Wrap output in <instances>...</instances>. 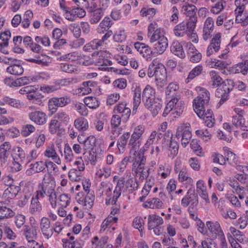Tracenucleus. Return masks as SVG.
<instances>
[{
  "label": "nucleus",
  "mask_w": 248,
  "mask_h": 248,
  "mask_svg": "<svg viewBox=\"0 0 248 248\" xmlns=\"http://www.w3.org/2000/svg\"><path fill=\"white\" fill-rule=\"evenodd\" d=\"M170 51L173 54L180 58H184L186 56L183 46L178 41L173 42L170 46Z\"/></svg>",
  "instance_id": "obj_41"
},
{
  "label": "nucleus",
  "mask_w": 248,
  "mask_h": 248,
  "mask_svg": "<svg viewBox=\"0 0 248 248\" xmlns=\"http://www.w3.org/2000/svg\"><path fill=\"white\" fill-rule=\"evenodd\" d=\"M111 173V169L109 167L103 166L97 170L96 175L99 178L104 177L105 178L107 179L110 176Z\"/></svg>",
  "instance_id": "obj_59"
},
{
  "label": "nucleus",
  "mask_w": 248,
  "mask_h": 248,
  "mask_svg": "<svg viewBox=\"0 0 248 248\" xmlns=\"http://www.w3.org/2000/svg\"><path fill=\"white\" fill-rule=\"evenodd\" d=\"M115 113L120 114L123 121H127L131 114V109L126 106L124 102L119 103L114 108Z\"/></svg>",
  "instance_id": "obj_28"
},
{
  "label": "nucleus",
  "mask_w": 248,
  "mask_h": 248,
  "mask_svg": "<svg viewBox=\"0 0 248 248\" xmlns=\"http://www.w3.org/2000/svg\"><path fill=\"white\" fill-rule=\"evenodd\" d=\"M110 53L107 51H101L97 52V58L94 62L95 64L98 66V69L101 71L115 72L114 68L109 67L112 64V62L109 60Z\"/></svg>",
  "instance_id": "obj_9"
},
{
  "label": "nucleus",
  "mask_w": 248,
  "mask_h": 248,
  "mask_svg": "<svg viewBox=\"0 0 248 248\" xmlns=\"http://www.w3.org/2000/svg\"><path fill=\"white\" fill-rule=\"evenodd\" d=\"M37 229L35 226L24 225L22 230V234L27 240L36 239Z\"/></svg>",
  "instance_id": "obj_30"
},
{
  "label": "nucleus",
  "mask_w": 248,
  "mask_h": 248,
  "mask_svg": "<svg viewBox=\"0 0 248 248\" xmlns=\"http://www.w3.org/2000/svg\"><path fill=\"white\" fill-rule=\"evenodd\" d=\"M118 217H111V216H108L102 222L101 225L100 232L103 233L108 231L114 224L118 222Z\"/></svg>",
  "instance_id": "obj_42"
},
{
  "label": "nucleus",
  "mask_w": 248,
  "mask_h": 248,
  "mask_svg": "<svg viewBox=\"0 0 248 248\" xmlns=\"http://www.w3.org/2000/svg\"><path fill=\"white\" fill-rule=\"evenodd\" d=\"M96 142V139L94 136L91 135L84 139L83 149L84 150H93L95 147Z\"/></svg>",
  "instance_id": "obj_57"
},
{
  "label": "nucleus",
  "mask_w": 248,
  "mask_h": 248,
  "mask_svg": "<svg viewBox=\"0 0 248 248\" xmlns=\"http://www.w3.org/2000/svg\"><path fill=\"white\" fill-rule=\"evenodd\" d=\"M155 78V83L158 90L162 91L167 84V73L166 69L162 71Z\"/></svg>",
  "instance_id": "obj_35"
},
{
  "label": "nucleus",
  "mask_w": 248,
  "mask_h": 248,
  "mask_svg": "<svg viewBox=\"0 0 248 248\" xmlns=\"http://www.w3.org/2000/svg\"><path fill=\"white\" fill-rule=\"evenodd\" d=\"M27 62L35 63L42 66H47L49 63V57L46 55H38L34 58L26 60Z\"/></svg>",
  "instance_id": "obj_39"
},
{
  "label": "nucleus",
  "mask_w": 248,
  "mask_h": 248,
  "mask_svg": "<svg viewBox=\"0 0 248 248\" xmlns=\"http://www.w3.org/2000/svg\"><path fill=\"white\" fill-rule=\"evenodd\" d=\"M199 95L193 100V108L197 115L201 116L203 114L202 109H205L210 100V93L209 91L203 88L199 90Z\"/></svg>",
  "instance_id": "obj_3"
},
{
  "label": "nucleus",
  "mask_w": 248,
  "mask_h": 248,
  "mask_svg": "<svg viewBox=\"0 0 248 248\" xmlns=\"http://www.w3.org/2000/svg\"><path fill=\"white\" fill-rule=\"evenodd\" d=\"M61 126V122L52 118L48 123V131L52 135L58 134Z\"/></svg>",
  "instance_id": "obj_50"
},
{
  "label": "nucleus",
  "mask_w": 248,
  "mask_h": 248,
  "mask_svg": "<svg viewBox=\"0 0 248 248\" xmlns=\"http://www.w3.org/2000/svg\"><path fill=\"white\" fill-rule=\"evenodd\" d=\"M163 39L157 40V43L154 45V50L157 54H162L166 49L168 46V42L167 38H162Z\"/></svg>",
  "instance_id": "obj_49"
},
{
  "label": "nucleus",
  "mask_w": 248,
  "mask_h": 248,
  "mask_svg": "<svg viewBox=\"0 0 248 248\" xmlns=\"http://www.w3.org/2000/svg\"><path fill=\"white\" fill-rule=\"evenodd\" d=\"M179 149V144L177 141H175L174 140L171 138L169 149V156L173 158L178 154Z\"/></svg>",
  "instance_id": "obj_60"
},
{
  "label": "nucleus",
  "mask_w": 248,
  "mask_h": 248,
  "mask_svg": "<svg viewBox=\"0 0 248 248\" xmlns=\"http://www.w3.org/2000/svg\"><path fill=\"white\" fill-rule=\"evenodd\" d=\"M196 24V18L192 17L190 20L183 21L176 25L173 29L174 34L177 37H183L188 32L195 30Z\"/></svg>",
  "instance_id": "obj_8"
},
{
  "label": "nucleus",
  "mask_w": 248,
  "mask_h": 248,
  "mask_svg": "<svg viewBox=\"0 0 248 248\" xmlns=\"http://www.w3.org/2000/svg\"><path fill=\"white\" fill-rule=\"evenodd\" d=\"M235 73H242L244 75L247 74L248 72V60H244L234 65L232 67Z\"/></svg>",
  "instance_id": "obj_51"
},
{
  "label": "nucleus",
  "mask_w": 248,
  "mask_h": 248,
  "mask_svg": "<svg viewBox=\"0 0 248 248\" xmlns=\"http://www.w3.org/2000/svg\"><path fill=\"white\" fill-rule=\"evenodd\" d=\"M135 48L146 60H151L152 57L153 51L151 48L146 44L137 42L134 44Z\"/></svg>",
  "instance_id": "obj_26"
},
{
  "label": "nucleus",
  "mask_w": 248,
  "mask_h": 248,
  "mask_svg": "<svg viewBox=\"0 0 248 248\" xmlns=\"http://www.w3.org/2000/svg\"><path fill=\"white\" fill-rule=\"evenodd\" d=\"M202 110H203V114H202L201 116L197 115L201 119H203L206 126L208 127H212L215 123V119L213 117L212 111L209 109L207 110L206 112H205V109H202Z\"/></svg>",
  "instance_id": "obj_33"
},
{
  "label": "nucleus",
  "mask_w": 248,
  "mask_h": 248,
  "mask_svg": "<svg viewBox=\"0 0 248 248\" xmlns=\"http://www.w3.org/2000/svg\"><path fill=\"white\" fill-rule=\"evenodd\" d=\"M196 7L193 4H190L186 3L183 5L182 8V11L184 14H185L187 16L189 17L188 20H190L192 17L196 18V22L197 21V17L196 16Z\"/></svg>",
  "instance_id": "obj_47"
},
{
  "label": "nucleus",
  "mask_w": 248,
  "mask_h": 248,
  "mask_svg": "<svg viewBox=\"0 0 248 248\" xmlns=\"http://www.w3.org/2000/svg\"><path fill=\"white\" fill-rule=\"evenodd\" d=\"M44 156L48 158L52 159L56 164L60 165L62 160L57 153L54 144L48 146L44 153Z\"/></svg>",
  "instance_id": "obj_29"
},
{
  "label": "nucleus",
  "mask_w": 248,
  "mask_h": 248,
  "mask_svg": "<svg viewBox=\"0 0 248 248\" xmlns=\"http://www.w3.org/2000/svg\"><path fill=\"white\" fill-rule=\"evenodd\" d=\"M245 121L243 116H233L232 119V125L237 128H240L243 131H248V126L245 125Z\"/></svg>",
  "instance_id": "obj_46"
},
{
  "label": "nucleus",
  "mask_w": 248,
  "mask_h": 248,
  "mask_svg": "<svg viewBox=\"0 0 248 248\" xmlns=\"http://www.w3.org/2000/svg\"><path fill=\"white\" fill-rule=\"evenodd\" d=\"M230 230L232 235V238L233 239H235V240H236V241L241 244H247L248 242V239H247L245 234L243 232L233 227H230Z\"/></svg>",
  "instance_id": "obj_44"
},
{
  "label": "nucleus",
  "mask_w": 248,
  "mask_h": 248,
  "mask_svg": "<svg viewBox=\"0 0 248 248\" xmlns=\"http://www.w3.org/2000/svg\"><path fill=\"white\" fill-rule=\"evenodd\" d=\"M0 38L3 42L2 43L0 44V50L4 53H6L3 48L8 46V40L11 38V32L10 31H5L0 34Z\"/></svg>",
  "instance_id": "obj_56"
},
{
  "label": "nucleus",
  "mask_w": 248,
  "mask_h": 248,
  "mask_svg": "<svg viewBox=\"0 0 248 248\" xmlns=\"http://www.w3.org/2000/svg\"><path fill=\"white\" fill-rule=\"evenodd\" d=\"M180 95H176L172 97V98L167 103L164 110L163 116L166 117L168 114L172 110L176 107L177 104L180 101Z\"/></svg>",
  "instance_id": "obj_48"
},
{
  "label": "nucleus",
  "mask_w": 248,
  "mask_h": 248,
  "mask_svg": "<svg viewBox=\"0 0 248 248\" xmlns=\"http://www.w3.org/2000/svg\"><path fill=\"white\" fill-rule=\"evenodd\" d=\"M166 68L165 66L161 63H158L157 60H154L152 62V64L150 65L148 71L147 75L149 78L155 77V78L157 76L164 71Z\"/></svg>",
  "instance_id": "obj_25"
},
{
  "label": "nucleus",
  "mask_w": 248,
  "mask_h": 248,
  "mask_svg": "<svg viewBox=\"0 0 248 248\" xmlns=\"http://www.w3.org/2000/svg\"><path fill=\"white\" fill-rule=\"evenodd\" d=\"M156 137L157 131H153L151 133L149 138L146 140L143 146L139 149V150L145 153L148 149L150 145L157 142V140H156Z\"/></svg>",
  "instance_id": "obj_54"
},
{
  "label": "nucleus",
  "mask_w": 248,
  "mask_h": 248,
  "mask_svg": "<svg viewBox=\"0 0 248 248\" xmlns=\"http://www.w3.org/2000/svg\"><path fill=\"white\" fill-rule=\"evenodd\" d=\"M71 202V197L68 194H62L58 197V205L61 207L66 208Z\"/></svg>",
  "instance_id": "obj_62"
},
{
  "label": "nucleus",
  "mask_w": 248,
  "mask_h": 248,
  "mask_svg": "<svg viewBox=\"0 0 248 248\" xmlns=\"http://www.w3.org/2000/svg\"><path fill=\"white\" fill-rule=\"evenodd\" d=\"M143 206L145 208L159 209L163 208V203L158 198L148 199L143 204Z\"/></svg>",
  "instance_id": "obj_34"
},
{
  "label": "nucleus",
  "mask_w": 248,
  "mask_h": 248,
  "mask_svg": "<svg viewBox=\"0 0 248 248\" xmlns=\"http://www.w3.org/2000/svg\"><path fill=\"white\" fill-rule=\"evenodd\" d=\"M99 39H94L89 43L86 44L83 47V50L85 51L92 52L95 49H98L99 47L102 46Z\"/></svg>",
  "instance_id": "obj_55"
},
{
  "label": "nucleus",
  "mask_w": 248,
  "mask_h": 248,
  "mask_svg": "<svg viewBox=\"0 0 248 248\" xmlns=\"http://www.w3.org/2000/svg\"><path fill=\"white\" fill-rule=\"evenodd\" d=\"M144 152L139 151L131 155L130 158L132 162V173L135 177H138V172L146 167V158Z\"/></svg>",
  "instance_id": "obj_7"
},
{
  "label": "nucleus",
  "mask_w": 248,
  "mask_h": 248,
  "mask_svg": "<svg viewBox=\"0 0 248 248\" xmlns=\"http://www.w3.org/2000/svg\"><path fill=\"white\" fill-rule=\"evenodd\" d=\"M155 98V91L150 85H147L142 92V100L144 106H149L151 101L157 99Z\"/></svg>",
  "instance_id": "obj_22"
},
{
  "label": "nucleus",
  "mask_w": 248,
  "mask_h": 248,
  "mask_svg": "<svg viewBox=\"0 0 248 248\" xmlns=\"http://www.w3.org/2000/svg\"><path fill=\"white\" fill-rule=\"evenodd\" d=\"M113 189V185L111 183L108 181L102 182L98 186L97 189V194L99 196H105V203L107 205H109L111 203H115L119 197L116 198L115 189L113 191V193L112 190Z\"/></svg>",
  "instance_id": "obj_4"
},
{
  "label": "nucleus",
  "mask_w": 248,
  "mask_h": 248,
  "mask_svg": "<svg viewBox=\"0 0 248 248\" xmlns=\"http://www.w3.org/2000/svg\"><path fill=\"white\" fill-rule=\"evenodd\" d=\"M75 127L80 132L87 131L89 127L88 121L83 117H80L75 120L74 122Z\"/></svg>",
  "instance_id": "obj_37"
},
{
  "label": "nucleus",
  "mask_w": 248,
  "mask_h": 248,
  "mask_svg": "<svg viewBox=\"0 0 248 248\" xmlns=\"http://www.w3.org/2000/svg\"><path fill=\"white\" fill-rule=\"evenodd\" d=\"M108 237L107 236H103L99 239L97 236H94L92 239V244L93 248H104L105 245L108 243Z\"/></svg>",
  "instance_id": "obj_52"
},
{
  "label": "nucleus",
  "mask_w": 248,
  "mask_h": 248,
  "mask_svg": "<svg viewBox=\"0 0 248 248\" xmlns=\"http://www.w3.org/2000/svg\"><path fill=\"white\" fill-rule=\"evenodd\" d=\"M145 131L143 125L136 126L129 139L128 145L130 147V154L132 155L135 152H138L141 144L142 137Z\"/></svg>",
  "instance_id": "obj_5"
},
{
  "label": "nucleus",
  "mask_w": 248,
  "mask_h": 248,
  "mask_svg": "<svg viewBox=\"0 0 248 248\" xmlns=\"http://www.w3.org/2000/svg\"><path fill=\"white\" fill-rule=\"evenodd\" d=\"M65 18L70 21H74L78 18H81L86 16L85 11L79 7H68V9L64 11Z\"/></svg>",
  "instance_id": "obj_16"
},
{
  "label": "nucleus",
  "mask_w": 248,
  "mask_h": 248,
  "mask_svg": "<svg viewBox=\"0 0 248 248\" xmlns=\"http://www.w3.org/2000/svg\"><path fill=\"white\" fill-rule=\"evenodd\" d=\"M139 186V183L136 179L130 177L125 181L124 177H120L115 186V197H120L122 192L128 191L131 193L136 191L138 189Z\"/></svg>",
  "instance_id": "obj_2"
},
{
  "label": "nucleus",
  "mask_w": 248,
  "mask_h": 248,
  "mask_svg": "<svg viewBox=\"0 0 248 248\" xmlns=\"http://www.w3.org/2000/svg\"><path fill=\"white\" fill-rule=\"evenodd\" d=\"M212 85L214 87H218L223 81L218 72L215 70L211 71L210 73Z\"/></svg>",
  "instance_id": "obj_64"
},
{
  "label": "nucleus",
  "mask_w": 248,
  "mask_h": 248,
  "mask_svg": "<svg viewBox=\"0 0 248 248\" xmlns=\"http://www.w3.org/2000/svg\"><path fill=\"white\" fill-rule=\"evenodd\" d=\"M155 178L153 176H150L146 181L141 190L142 196L140 198V202H143L149 195L152 187L155 185Z\"/></svg>",
  "instance_id": "obj_31"
},
{
  "label": "nucleus",
  "mask_w": 248,
  "mask_h": 248,
  "mask_svg": "<svg viewBox=\"0 0 248 248\" xmlns=\"http://www.w3.org/2000/svg\"><path fill=\"white\" fill-rule=\"evenodd\" d=\"M46 168V161H38L31 163L26 171V174L27 176H31L35 173L43 172Z\"/></svg>",
  "instance_id": "obj_21"
},
{
  "label": "nucleus",
  "mask_w": 248,
  "mask_h": 248,
  "mask_svg": "<svg viewBox=\"0 0 248 248\" xmlns=\"http://www.w3.org/2000/svg\"><path fill=\"white\" fill-rule=\"evenodd\" d=\"M7 60L8 61L4 62L5 63L9 65L6 68L7 72L14 76H20L23 74L24 69L21 61L13 58H9Z\"/></svg>",
  "instance_id": "obj_13"
},
{
  "label": "nucleus",
  "mask_w": 248,
  "mask_h": 248,
  "mask_svg": "<svg viewBox=\"0 0 248 248\" xmlns=\"http://www.w3.org/2000/svg\"><path fill=\"white\" fill-rule=\"evenodd\" d=\"M67 235L68 238H63L62 239L63 247L64 248H82L84 245V241L82 240H74L75 237L69 232L67 233Z\"/></svg>",
  "instance_id": "obj_20"
},
{
  "label": "nucleus",
  "mask_w": 248,
  "mask_h": 248,
  "mask_svg": "<svg viewBox=\"0 0 248 248\" xmlns=\"http://www.w3.org/2000/svg\"><path fill=\"white\" fill-rule=\"evenodd\" d=\"M171 170V168L169 165L161 164L159 166L157 173L162 178L165 179L170 175Z\"/></svg>",
  "instance_id": "obj_61"
},
{
  "label": "nucleus",
  "mask_w": 248,
  "mask_h": 248,
  "mask_svg": "<svg viewBox=\"0 0 248 248\" xmlns=\"http://www.w3.org/2000/svg\"><path fill=\"white\" fill-rule=\"evenodd\" d=\"M130 136V132H124L118 139L117 147L120 154H123L125 151Z\"/></svg>",
  "instance_id": "obj_32"
},
{
  "label": "nucleus",
  "mask_w": 248,
  "mask_h": 248,
  "mask_svg": "<svg viewBox=\"0 0 248 248\" xmlns=\"http://www.w3.org/2000/svg\"><path fill=\"white\" fill-rule=\"evenodd\" d=\"M104 15V11L101 8H97L91 12L90 22L92 24H97Z\"/></svg>",
  "instance_id": "obj_45"
},
{
  "label": "nucleus",
  "mask_w": 248,
  "mask_h": 248,
  "mask_svg": "<svg viewBox=\"0 0 248 248\" xmlns=\"http://www.w3.org/2000/svg\"><path fill=\"white\" fill-rule=\"evenodd\" d=\"M165 35L164 29L159 27L157 23L154 22L149 24L148 28L147 37L151 43L162 40V38H167Z\"/></svg>",
  "instance_id": "obj_11"
},
{
  "label": "nucleus",
  "mask_w": 248,
  "mask_h": 248,
  "mask_svg": "<svg viewBox=\"0 0 248 248\" xmlns=\"http://www.w3.org/2000/svg\"><path fill=\"white\" fill-rule=\"evenodd\" d=\"M179 89V86L176 82H171L168 86L166 91V94L168 97L169 96L173 97L178 95L177 94Z\"/></svg>",
  "instance_id": "obj_58"
},
{
  "label": "nucleus",
  "mask_w": 248,
  "mask_h": 248,
  "mask_svg": "<svg viewBox=\"0 0 248 248\" xmlns=\"http://www.w3.org/2000/svg\"><path fill=\"white\" fill-rule=\"evenodd\" d=\"M55 181L53 176L49 174H45L42 181L38 184L34 194L43 199L55 189Z\"/></svg>",
  "instance_id": "obj_1"
},
{
  "label": "nucleus",
  "mask_w": 248,
  "mask_h": 248,
  "mask_svg": "<svg viewBox=\"0 0 248 248\" xmlns=\"http://www.w3.org/2000/svg\"><path fill=\"white\" fill-rule=\"evenodd\" d=\"M8 179L10 181V183L6 184L8 187L5 190L4 195L8 199H12L16 196L20 190V187L14 184V181L11 176H8Z\"/></svg>",
  "instance_id": "obj_23"
},
{
  "label": "nucleus",
  "mask_w": 248,
  "mask_h": 248,
  "mask_svg": "<svg viewBox=\"0 0 248 248\" xmlns=\"http://www.w3.org/2000/svg\"><path fill=\"white\" fill-rule=\"evenodd\" d=\"M162 103L163 101L161 99L157 98V99L155 100L154 101H151L150 105H149L148 107V106H145V107L151 112L153 116L155 117L158 114L159 111L162 108Z\"/></svg>",
  "instance_id": "obj_40"
},
{
  "label": "nucleus",
  "mask_w": 248,
  "mask_h": 248,
  "mask_svg": "<svg viewBox=\"0 0 248 248\" xmlns=\"http://www.w3.org/2000/svg\"><path fill=\"white\" fill-rule=\"evenodd\" d=\"M221 34L217 33L211 40V42L208 46L206 50V55L210 56L217 52L220 48Z\"/></svg>",
  "instance_id": "obj_24"
},
{
  "label": "nucleus",
  "mask_w": 248,
  "mask_h": 248,
  "mask_svg": "<svg viewBox=\"0 0 248 248\" xmlns=\"http://www.w3.org/2000/svg\"><path fill=\"white\" fill-rule=\"evenodd\" d=\"M31 93L27 95V98L30 101L40 104L42 103V100L44 98V95L40 92L37 91L38 88L34 86H32Z\"/></svg>",
  "instance_id": "obj_38"
},
{
  "label": "nucleus",
  "mask_w": 248,
  "mask_h": 248,
  "mask_svg": "<svg viewBox=\"0 0 248 248\" xmlns=\"http://www.w3.org/2000/svg\"><path fill=\"white\" fill-rule=\"evenodd\" d=\"M95 196L94 192L87 193L86 195L83 192H78L76 197L77 202L85 210H89L93 207Z\"/></svg>",
  "instance_id": "obj_14"
},
{
  "label": "nucleus",
  "mask_w": 248,
  "mask_h": 248,
  "mask_svg": "<svg viewBox=\"0 0 248 248\" xmlns=\"http://www.w3.org/2000/svg\"><path fill=\"white\" fill-rule=\"evenodd\" d=\"M63 156L64 159L68 162H71L74 158L72 149L68 143L64 144Z\"/></svg>",
  "instance_id": "obj_63"
},
{
  "label": "nucleus",
  "mask_w": 248,
  "mask_h": 248,
  "mask_svg": "<svg viewBox=\"0 0 248 248\" xmlns=\"http://www.w3.org/2000/svg\"><path fill=\"white\" fill-rule=\"evenodd\" d=\"M164 220L155 214H151L148 217L147 227L149 230H153L156 235H160L163 231L162 225Z\"/></svg>",
  "instance_id": "obj_10"
},
{
  "label": "nucleus",
  "mask_w": 248,
  "mask_h": 248,
  "mask_svg": "<svg viewBox=\"0 0 248 248\" xmlns=\"http://www.w3.org/2000/svg\"><path fill=\"white\" fill-rule=\"evenodd\" d=\"M40 229L43 236L48 239L53 235L52 226L49 218L43 217L40 220Z\"/></svg>",
  "instance_id": "obj_18"
},
{
  "label": "nucleus",
  "mask_w": 248,
  "mask_h": 248,
  "mask_svg": "<svg viewBox=\"0 0 248 248\" xmlns=\"http://www.w3.org/2000/svg\"><path fill=\"white\" fill-rule=\"evenodd\" d=\"M206 226L210 233L211 236L214 239L223 236L224 234L219 223L217 221H207L206 222Z\"/></svg>",
  "instance_id": "obj_19"
},
{
  "label": "nucleus",
  "mask_w": 248,
  "mask_h": 248,
  "mask_svg": "<svg viewBox=\"0 0 248 248\" xmlns=\"http://www.w3.org/2000/svg\"><path fill=\"white\" fill-rule=\"evenodd\" d=\"M84 103L88 107L91 109H96L100 104L99 99L94 96H88L84 99Z\"/></svg>",
  "instance_id": "obj_53"
},
{
  "label": "nucleus",
  "mask_w": 248,
  "mask_h": 248,
  "mask_svg": "<svg viewBox=\"0 0 248 248\" xmlns=\"http://www.w3.org/2000/svg\"><path fill=\"white\" fill-rule=\"evenodd\" d=\"M28 118L31 122L39 125H43L46 123V114L42 110H35L29 112Z\"/></svg>",
  "instance_id": "obj_17"
},
{
  "label": "nucleus",
  "mask_w": 248,
  "mask_h": 248,
  "mask_svg": "<svg viewBox=\"0 0 248 248\" xmlns=\"http://www.w3.org/2000/svg\"><path fill=\"white\" fill-rule=\"evenodd\" d=\"M97 87V84L96 82L89 80L83 82L79 90L82 94H87L95 91Z\"/></svg>",
  "instance_id": "obj_36"
},
{
  "label": "nucleus",
  "mask_w": 248,
  "mask_h": 248,
  "mask_svg": "<svg viewBox=\"0 0 248 248\" xmlns=\"http://www.w3.org/2000/svg\"><path fill=\"white\" fill-rule=\"evenodd\" d=\"M71 102L70 97L64 96L61 97H53L48 102V107L52 113L56 112L59 107H63Z\"/></svg>",
  "instance_id": "obj_15"
},
{
  "label": "nucleus",
  "mask_w": 248,
  "mask_h": 248,
  "mask_svg": "<svg viewBox=\"0 0 248 248\" xmlns=\"http://www.w3.org/2000/svg\"><path fill=\"white\" fill-rule=\"evenodd\" d=\"M175 136L178 139L181 138V144L184 147H186L190 141L192 137L190 124H183L179 126L177 129Z\"/></svg>",
  "instance_id": "obj_12"
},
{
  "label": "nucleus",
  "mask_w": 248,
  "mask_h": 248,
  "mask_svg": "<svg viewBox=\"0 0 248 248\" xmlns=\"http://www.w3.org/2000/svg\"><path fill=\"white\" fill-rule=\"evenodd\" d=\"M44 73H41L40 76L38 77L37 76H25L16 79V84L17 86H21L29 84L32 82H35L38 80L40 78H43Z\"/></svg>",
  "instance_id": "obj_43"
},
{
  "label": "nucleus",
  "mask_w": 248,
  "mask_h": 248,
  "mask_svg": "<svg viewBox=\"0 0 248 248\" xmlns=\"http://www.w3.org/2000/svg\"><path fill=\"white\" fill-rule=\"evenodd\" d=\"M41 199L34 194L31 198L29 212L31 215H36L41 212L43 206L39 201Z\"/></svg>",
  "instance_id": "obj_27"
},
{
  "label": "nucleus",
  "mask_w": 248,
  "mask_h": 248,
  "mask_svg": "<svg viewBox=\"0 0 248 248\" xmlns=\"http://www.w3.org/2000/svg\"><path fill=\"white\" fill-rule=\"evenodd\" d=\"M234 86V81L232 79H228L223 81L219 86L215 93L216 96L220 98L217 104L218 107H219L229 99V94Z\"/></svg>",
  "instance_id": "obj_6"
}]
</instances>
